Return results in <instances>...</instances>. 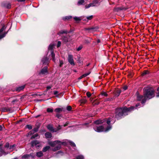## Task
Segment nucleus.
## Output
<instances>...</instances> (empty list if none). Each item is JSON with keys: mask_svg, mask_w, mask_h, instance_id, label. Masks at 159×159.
Here are the masks:
<instances>
[{"mask_svg": "<svg viewBox=\"0 0 159 159\" xmlns=\"http://www.w3.org/2000/svg\"><path fill=\"white\" fill-rule=\"evenodd\" d=\"M135 108L134 106L130 107H126L117 108L115 111V117L117 120L120 119L127 115L128 112L133 110Z\"/></svg>", "mask_w": 159, "mask_h": 159, "instance_id": "obj_1", "label": "nucleus"}, {"mask_svg": "<svg viewBox=\"0 0 159 159\" xmlns=\"http://www.w3.org/2000/svg\"><path fill=\"white\" fill-rule=\"evenodd\" d=\"M105 121V120H97L95 121L94 123L96 125L93 128L94 130L98 132H102L103 131L107 132L110 130L111 128V126H109L107 127L106 129H105V127L104 125H99V124H101L104 122Z\"/></svg>", "mask_w": 159, "mask_h": 159, "instance_id": "obj_2", "label": "nucleus"}, {"mask_svg": "<svg viewBox=\"0 0 159 159\" xmlns=\"http://www.w3.org/2000/svg\"><path fill=\"white\" fill-rule=\"evenodd\" d=\"M143 95L146 100L151 99L154 97L155 92L154 90L150 88H144L143 89Z\"/></svg>", "mask_w": 159, "mask_h": 159, "instance_id": "obj_3", "label": "nucleus"}, {"mask_svg": "<svg viewBox=\"0 0 159 159\" xmlns=\"http://www.w3.org/2000/svg\"><path fill=\"white\" fill-rule=\"evenodd\" d=\"M64 143L57 140L53 142H49L48 144L51 147H54L52 148L51 150L55 152L60 149L61 145L63 144Z\"/></svg>", "mask_w": 159, "mask_h": 159, "instance_id": "obj_4", "label": "nucleus"}, {"mask_svg": "<svg viewBox=\"0 0 159 159\" xmlns=\"http://www.w3.org/2000/svg\"><path fill=\"white\" fill-rule=\"evenodd\" d=\"M6 27L3 25L0 30V39L4 37L7 33V32H3L5 30Z\"/></svg>", "mask_w": 159, "mask_h": 159, "instance_id": "obj_5", "label": "nucleus"}, {"mask_svg": "<svg viewBox=\"0 0 159 159\" xmlns=\"http://www.w3.org/2000/svg\"><path fill=\"white\" fill-rule=\"evenodd\" d=\"M145 96L142 95H138L137 96V100L138 101H141V103H143L146 101L145 98H144Z\"/></svg>", "mask_w": 159, "mask_h": 159, "instance_id": "obj_6", "label": "nucleus"}, {"mask_svg": "<svg viewBox=\"0 0 159 159\" xmlns=\"http://www.w3.org/2000/svg\"><path fill=\"white\" fill-rule=\"evenodd\" d=\"M31 146L32 147L35 146L37 148H39L41 146V144L37 140H34L31 142Z\"/></svg>", "mask_w": 159, "mask_h": 159, "instance_id": "obj_7", "label": "nucleus"}, {"mask_svg": "<svg viewBox=\"0 0 159 159\" xmlns=\"http://www.w3.org/2000/svg\"><path fill=\"white\" fill-rule=\"evenodd\" d=\"M68 62L71 65L73 66L75 65L73 56L72 55H69L68 56Z\"/></svg>", "mask_w": 159, "mask_h": 159, "instance_id": "obj_8", "label": "nucleus"}, {"mask_svg": "<svg viewBox=\"0 0 159 159\" xmlns=\"http://www.w3.org/2000/svg\"><path fill=\"white\" fill-rule=\"evenodd\" d=\"M42 62L43 64L45 65H48L49 62V59L47 57H44L42 60Z\"/></svg>", "mask_w": 159, "mask_h": 159, "instance_id": "obj_9", "label": "nucleus"}, {"mask_svg": "<svg viewBox=\"0 0 159 159\" xmlns=\"http://www.w3.org/2000/svg\"><path fill=\"white\" fill-rule=\"evenodd\" d=\"M47 69L48 68L47 66L44 67L42 69L39 74L40 75L47 74L48 73Z\"/></svg>", "mask_w": 159, "mask_h": 159, "instance_id": "obj_10", "label": "nucleus"}, {"mask_svg": "<svg viewBox=\"0 0 159 159\" xmlns=\"http://www.w3.org/2000/svg\"><path fill=\"white\" fill-rule=\"evenodd\" d=\"M98 29L97 27H92L90 28H86L85 29L86 30H89L90 32H94L97 30Z\"/></svg>", "mask_w": 159, "mask_h": 159, "instance_id": "obj_11", "label": "nucleus"}, {"mask_svg": "<svg viewBox=\"0 0 159 159\" xmlns=\"http://www.w3.org/2000/svg\"><path fill=\"white\" fill-rule=\"evenodd\" d=\"M65 108H64L63 107L57 108L55 109L54 111L55 112L58 113H60L62 111H65Z\"/></svg>", "mask_w": 159, "mask_h": 159, "instance_id": "obj_12", "label": "nucleus"}, {"mask_svg": "<svg viewBox=\"0 0 159 159\" xmlns=\"http://www.w3.org/2000/svg\"><path fill=\"white\" fill-rule=\"evenodd\" d=\"M47 128L49 130L53 132H56L57 131V130H55V129L51 125H48Z\"/></svg>", "mask_w": 159, "mask_h": 159, "instance_id": "obj_13", "label": "nucleus"}, {"mask_svg": "<svg viewBox=\"0 0 159 159\" xmlns=\"http://www.w3.org/2000/svg\"><path fill=\"white\" fill-rule=\"evenodd\" d=\"M7 153H8L5 152L2 148H0V157L2 156L3 154L6 155Z\"/></svg>", "mask_w": 159, "mask_h": 159, "instance_id": "obj_14", "label": "nucleus"}, {"mask_svg": "<svg viewBox=\"0 0 159 159\" xmlns=\"http://www.w3.org/2000/svg\"><path fill=\"white\" fill-rule=\"evenodd\" d=\"M45 136L46 138L50 139L52 137V135L51 133L47 132L45 134Z\"/></svg>", "mask_w": 159, "mask_h": 159, "instance_id": "obj_15", "label": "nucleus"}, {"mask_svg": "<svg viewBox=\"0 0 159 159\" xmlns=\"http://www.w3.org/2000/svg\"><path fill=\"white\" fill-rule=\"evenodd\" d=\"M25 88V86L23 85L19 87L16 88V90L17 91H20L23 90Z\"/></svg>", "mask_w": 159, "mask_h": 159, "instance_id": "obj_16", "label": "nucleus"}, {"mask_svg": "<svg viewBox=\"0 0 159 159\" xmlns=\"http://www.w3.org/2000/svg\"><path fill=\"white\" fill-rule=\"evenodd\" d=\"M55 45L53 44H51L49 45L48 49L49 51H51V52L53 51L52 50L53 49V48L55 46Z\"/></svg>", "mask_w": 159, "mask_h": 159, "instance_id": "obj_17", "label": "nucleus"}, {"mask_svg": "<svg viewBox=\"0 0 159 159\" xmlns=\"http://www.w3.org/2000/svg\"><path fill=\"white\" fill-rule=\"evenodd\" d=\"M90 73V72L87 73L85 74H83V75H82L81 76H80L78 79L79 80H80L83 78L84 77H85L86 76L89 75Z\"/></svg>", "mask_w": 159, "mask_h": 159, "instance_id": "obj_18", "label": "nucleus"}, {"mask_svg": "<svg viewBox=\"0 0 159 159\" xmlns=\"http://www.w3.org/2000/svg\"><path fill=\"white\" fill-rule=\"evenodd\" d=\"M50 146H46L43 148V151L44 152H46L48 150L50 149Z\"/></svg>", "mask_w": 159, "mask_h": 159, "instance_id": "obj_19", "label": "nucleus"}, {"mask_svg": "<svg viewBox=\"0 0 159 159\" xmlns=\"http://www.w3.org/2000/svg\"><path fill=\"white\" fill-rule=\"evenodd\" d=\"M51 57L52 59V60L54 62H55V54L54 53V52L53 51H52L51 52Z\"/></svg>", "mask_w": 159, "mask_h": 159, "instance_id": "obj_20", "label": "nucleus"}, {"mask_svg": "<svg viewBox=\"0 0 159 159\" xmlns=\"http://www.w3.org/2000/svg\"><path fill=\"white\" fill-rule=\"evenodd\" d=\"M11 110V109L10 108H7V107H4L2 108V111H3L5 112H8L9 111Z\"/></svg>", "mask_w": 159, "mask_h": 159, "instance_id": "obj_21", "label": "nucleus"}, {"mask_svg": "<svg viewBox=\"0 0 159 159\" xmlns=\"http://www.w3.org/2000/svg\"><path fill=\"white\" fill-rule=\"evenodd\" d=\"M43 155L42 152L41 151L37 152L36 153V155L38 157H40Z\"/></svg>", "mask_w": 159, "mask_h": 159, "instance_id": "obj_22", "label": "nucleus"}, {"mask_svg": "<svg viewBox=\"0 0 159 159\" xmlns=\"http://www.w3.org/2000/svg\"><path fill=\"white\" fill-rule=\"evenodd\" d=\"M62 39L65 42H67L68 41V38L66 37L63 36L62 37Z\"/></svg>", "mask_w": 159, "mask_h": 159, "instance_id": "obj_23", "label": "nucleus"}, {"mask_svg": "<svg viewBox=\"0 0 159 159\" xmlns=\"http://www.w3.org/2000/svg\"><path fill=\"white\" fill-rule=\"evenodd\" d=\"M121 93V91L120 90L118 89L116 91L115 93V95L117 96H118Z\"/></svg>", "mask_w": 159, "mask_h": 159, "instance_id": "obj_24", "label": "nucleus"}, {"mask_svg": "<svg viewBox=\"0 0 159 159\" xmlns=\"http://www.w3.org/2000/svg\"><path fill=\"white\" fill-rule=\"evenodd\" d=\"M93 7L94 6V5L93 4V3H90L89 4V5H86L85 6V7L86 8H89L90 7Z\"/></svg>", "mask_w": 159, "mask_h": 159, "instance_id": "obj_25", "label": "nucleus"}, {"mask_svg": "<svg viewBox=\"0 0 159 159\" xmlns=\"http://www.w3.org/2000/svg\"><path fill=\"white\" fill-rule=\"evenodd\" d=\"M67 33V31H66L61 30L57 34L58 35H60V34H66Z\"/></svg>", "mask_w": 159, "mask_h": 159, "instance_id": "obj_26", "label": "nucleus"}, {"mask_svg": "<svg viewBox=\"0 0 159 159\" xmlns=\"http://www.w3.org/2000/svg\"><path fill=\"white\" fill-rule=\"evenodd\" d=\"M31 154H26L23 155L22 157V158H28L29 157H30V156H31Z\"/></svg>", "mask_w": 159, "mask_h": 159, "instance_id": "obj_27", "label": "nucleus"}, {"mask_svg": "<svg viewBox=\"0 0 159 159\" xmlns=\"http://www.w3.org/2000/svg\"><path fill=\"white\" fill-rule=\"evenodd\" d=\"M15 144H13L12 145L10 146L9 148V150L10 151H12L13 150V148L15 147Z\"/></svg>", "mask_w": 159, "mask_h": 159, "instance_id": "obj_28", "label": "nucleus"}, {"mask_svg": "<svg viewBox=\"0 0 159 159\" xmlns=\"http://www.w3.org/2000/svg\"><path fill=\"white\" fill-rule=\"evenodd\" d=\"M84 157L82 155H79L76 157V159H83Z\"/></svg>", "mask_w": 159, "mask_h": 159, "instance_id": "obj_29", "label": "nucleus"}, {"mask_svg": "<svg viewBox=\"0 0 159 159\" xmlns=\"http://www.w3.org/2000/svg\"><path fill=\"white\" fill-rule=\"evenodd\" d=\"M80 102L81 103L84 104L87 102V100L85 99H83L80 100Z\"/></svg>", "mask_w": 159, "mask_h": 159, "instance_id": "obj_30", "label": "nucleus"}, {"mask_svg": "<svg viewBox=\"0 0 159 159\" xmlns=\"http://www.w3.org/2000/svg\"><path fill=\"white\" fill-rule=\"evenodd\" d=\"M84 2V0H80L78 2V5H79L82 4Z\"/></svg>", "mask_w": 159, "mask_h": 159, "instance_id": "obj_31", "label": "nucleus"}, {"mask_svg": "<svg viewBox=\"0 0 159 159\" xmlns=\"http://www.w3.org/2000/svg\"><path fill=\"white\" fill-rule=\"evenodd\" d=\"M39 136V134H34V135H32L31 138V139H34L37 137Z\"/></svg>", "mask_w": 159, "mask_h": 159, "instance_id": "obj_32", "label": "nucleus"}, {"mask_svg": "<svg viewBox=\"0 0 159 159\" xmlns=\"http://www.w3.org/2000/svg\"><path fill=\"white\" fill-rule=\"evenodd\" d=\"M9 146H9V143H6V144L4 146V147L6 148L7 149L9 150Z\"/></svg>", "mask_w": 159, "mask_h": 159, "instance_id": "obj_33", "label": "nucleus"}, {"mask_svg": "<svg viewBox=\"0 0 159 159\" xmlns=\"http://www.w3.org/2000/svg\"><path fill=\"white\" fill-rule=\"evenodd\" d=\"M39 128V127H37L36 128H34L32 131H33V132H34H34H37L38 131Z\"/></svg>", "mask_w": 159, "mask_h": 159, "instance_id": "obj_34", "label": "nucleus"}, {"mask_svg": "<svg viewBox=\"0 0 159 159\" xmlns=\"http://www.w3.org/2000/svg\"><path fill=\"white\" fill-rule=\"evenodd\" d=\"M47 111L48 112H52L53 111V109L50 108H48L47 109Z\"/></svg>", "mask_w": 159, "mask_h": 159, "instance_id": "obj_35", "label": "nucleus"}, {"mask_svg": "<svg viewBox=\"0 0 159 159\" xmlns=\"http://www.w3.org/2000/svg\"><path fill=\"white\" fill-rule=\"evenodd\" d=\"M5 7L8 8H11V5L10 3H7V5H5Z\"/></svg>", "mask_w": 159, "mask_h": 159, "instance_id": "obj_36", "label": "nucleus"}, {"mask_svg": "<svg viewBox=\"0 0 159 159\" xmlns=\"http://www.w3.org/2000/svg\"><path fill=\"white\" fill-rule=\"evenodd\" d=\"M74 19L76 21H80V17H75L74 18Z\"/></svg>", "mask_w": 159, "mask_h": 159, "instance_id": "obj_37", "label": "nucleus"}, {"mask_svg": "<svg viewBox=\"0 0 159 159\" xmlns=\"http://www.w3.org/2000/svg\"><path fill=\"white\" fill-rule=\"evenodd\" d=\"M59 62H60V65H59V66L61 67H62V65L64 64L63 61H62V60H60L59 61Z\"/></svg>", "mask_w": 159, "mask_h": 159, "instance_id": "obj_38", "label": "nucleus"}, {"mask_svg": "<svg viewBox=\"0 0 159 159\" xmlns=\"http://www.w3.org/2000/svg\"><path fill=\"white\" fill-rule=\"evenodd\" d=\"M66 109L68 111H71L72 109V107L70 106H68L67 107Z\"/></svg>", "mask_w": 159, "mask_h": 159, "instance_id": "obj_39", "label": "nucleus"}, {"mask_svg": "<svg viewBox=\"0 0 159 159\" xmlns=\"http://www.w3.org/2000/svg\"><path fill=\"white\" fill-rule=\"evenodd\" d=\"M26 127L28 128L29 129H32V126L30 125H27L26 126Z\"/></svg>", "mask_w": 159, "mask_h": 159, "instance_id": "obj_40", "label": "nucleus"}, {"mask_svg": "<svg viewBox=\"0 0 159 159\" xmlns=\"http://www.w3.org/2000/svg\"><path fill=\"white\" fill-rule=\"evenodd\" d=\"M69 143H70V144L73 146L75 147L76 146L75 143L72 142L70 141Z\"/></svg>", "mask_w": 159, "mask_h": 159, "instance_id": "obj_41", "label": "nucleus"}, {"mask_svg": "<svg viewBox=\"0 0 159 159\" xmlns=\"http://www.w3.org/2000/svg\"><path fill=\"white\" fill-rule=\"evenodd\" d=\"M56 116L59 119L60 118L61 116V115L58 113H57Z\"/></svg>", "mask_w": 159, "mask_h": 159, "instance_id": "obj_42", "label": "nucleus"}, {"mask_svg": "<svg viewBox=\"0 0 159 159\" xmlns=\"http://www.w3.org/2000/svg\"><path fill=\"white\" fill-rule=\"evenodd\" d=\"M92 3H93V4L94 5V6H96V4L98 3V1L95 0V1H94Z\"/></svg>", "mask_w": 159, "mask_h": 159, "instance_id": "obj_43", "label": "nucleus"}, {"mask_svg": "<svg viewBox=\"0 0 159 159\" xmlns=\"http://www.w3.org/2000/svg\"><path fill=\"white\" fill-rule=\"evenodd\" d=\"M34 133V132H33V131H30L28 133L27 136H28L29 135H30Z\"/></svg>", "mask_w": 159, "mask_h": 159, "instance_id": "obj_44", "label": "nucleus"}, {"mask_svg": "<svg viewBox=\"0 0 159 159\" xmlns=\"http://www.w3.org/2000/svg\"><path fill=\"white\" fill-rule=\"evenodd\" d=\"M86 95L87 97L89 98L91 96V93L89 92H87L86 93Z\"/></svg>", "mask_w": 159, "mask_h": 159, "instance_id": "obj_45", "label": "nucleus"}, {"mask_svg": "<svg viewBox=\"0 0 159 159\" xmlns=\"http://www.w3.org/2000/svg\"><path fill=\"white\" fill-rule=\"evenodd\" d=\"M61 43L60 41H58V43H57V47H59L61 46Z\"/></svg>", "mask_w": 159, "mask_h": 159, "instance_id": "obj_46", "label": "nucleus"}, {"mask_svg": "<svg viewBox=\"0 0 159 159\" xmlns=\"http://www.w3.org/2000/svg\"><path fill=\"white\" fill-rule=\"evenodd\" d=\"M93 18V16H91L88 17H87V18L88 20H90Z\"/></svg>", "mask_w": 159, "mask_h": 159, "instance_id": "obj_47", "label": "nucleus"}, {"mask_svg": "<svg viewBox=\"0 0 159 159\" xmlns=\"http://www.w3.org/2000/svg\"><path fill=\"white\" fill-rule=\"evenodd\" d=\"M72 18L71 16H67L65 17V20H69Z\"/></svg>", "mask_w": 159, "mask_h": 159, "instance_id": "obj_48", "label": "nucleus"}, {"mask_svg": "<svg viewBox=\"0 0 159 159\" xmlns=\"http://www.w3.org/2000/svg\"><path fill=\"white\" fill-rule=\"evenodd\" d=\"M102 95L103 96H105L106 97L107 96V93L106 92H103L102 93Z\"/></svg>", "mask_w": 159, "mask_h": 159, "instance_id": "obj_49", "label": "nucleus"}, {"mask_svg": "<svg viewBox=\"0 0 159 159\" xmlns=\"http://www.w3.org/2000/svg\"><path fill=\"white\" fill-rule=\"evenodd\" d=\"M61 129V126L60 125H59L57 127V129H55V130H57V131L58 130H59Z\"/></svg>", "mask_w": 159, "mask_h": 159, "instance_id": "obj_50", "label": "nucleus"}, {"mask_svg": "<svg viewBox=\"0 0 159 159\" xmlns=\"http://www.w3.org/2000/svg\"><path fill=\"white\" fill-rule=\"evenodd\" d=\"M110 118H109L108 119V120L107 121V123L108 125H109L110 123Z\"/></svg>", "mask_w": 159, "mask_h": 159, "instance_id": "obj_51", "label": "nucleus"}, {"mask_svg": "<svg viewBox=\"0 0 159 159\" xmlns=\"http://www.w3.org/2000/svg\"><path fill=\"white\" fill-rule=\"evenodd\" d=\"M82 48V47L81 46H79L77 49V50L78 51H80V50Z\"/></svg>", "mask_w": 159, "mask_h": 159, "instance_id": "obj_52", "label": "nucleus"}, {"mask_svg": "<svg viewBox=\"0 0 159 159\" xmlns=\"http://www.w3.org/2000/svg\"><path fill=\"white\" fill-rule=\"evenodd\" d=\"M157 96L158 97H159V87L158 88V89H157Z\"/></svg>", "mask_w": 159, "mask_h": 159, "instance_id": "obj_53", "label": "nucleus"}, {"mask_svg": "<svg viewBox=\"0 0 159 159\" xmlns=\"http://www.w3.org/2000/svg\"><path fill=\"white\" fill-rule=\"evenodd\" d=\"M127 89V87L126 86H124L123 88V89L124 90H126Z\"/></svg>", "mask_w": 159, "mask_h": 159, "instance_id": "obj_54", "label": "nucleus"}, {"mask_svg": "<svg viewBox=\"0 0 159 159\" xmlns=\"http://www.w3.org/2000/svg\"><path fill=\"white\" fill-rule=\"evenodd\" d=\"M31 154V155L30 156V157H31L32 158H34V157L35 156V155H33V154Z\"/></svg>", "mask_w": 159, "mask_h": 159, "instance_id": "obj_55", "label": "nucleus"}, {"mask_svg": "<svg viewBox=\"0 0 159 159\" xmlns=\"http://www.w3.org/2000/svg\"><path fill=\"white\" fill-rule=\"evenodd\" d=\"M51 88V87L50 86H48L47 87V91L48 89H50Z\"/></svg>", "mask_w": 159, "mask_h": 159, "instance_id": "obj_56", "label": "nucleus"}, {"mask_svg": "<svg viewBox=\"0 0 159 159\" xmlns=\"http://www.w3.org/2000/svg\"><path fill=\"white\" fill-rule=\"evenodd\" d=\"M58 93V92L57 91L54 92V94L55 95H56Z\"/></svg>", "mask_w": 159, "mask_h": 159, "instance_id": "obj_57", "label": "nucleus"}, {"mask_svg": "<svg viewBox=\"0 0 159 159\" xmlns=\"http://www.w3.org/2000/svg\"><path fill=\"white\" fill-rule=\"evenodd\" d=\"M147 73H148V72L147 71H145L143 73V75H145V74H147Z\"/></svg>", "mask_w": 159, "mask_h": 159, "instance_id": "obj_58", "label": "nucleus"}, {"mask_svg": "<svg viewBox=\"0 0 159 159\" xmlns=\"http://www.w3.org/2000/svg\"><path fill=\"white\" fill-rule=\"evenodd\" d=\"M68 122H66V124H64V127H65V126H67V125H68Z\"/></svg>", "mask_w": 159, "mask_h": 159, "instance_id": "obj_59", "label": "nucleus"}, {"mask_svg": "<svg viewBox=\"0 0 159 159\" xmlns=\"http://www.w3.org/2000/svg\"><path fill=\"white\" fill-rule=\"evenodd\" d=\"M2 126L1 125H0V131H1L2 130Z\"/></svg>", "mask_w": 159, "mask_h": 159, "instance_id": "obj_60", "label": "nucleus"}, {"mask_svg": "<svg viewBox=\"0 0 159 159\" xmlns=\"http://www.w3.org/2000/svg\"><path fill=\"white\" fill-rule=\"evenodd\" d=\"M25 0H17L18 2H23L25 1Z\"/></svg>", "mask_w": 159, "mask_h": 159, "instance_id": "obj_61", "label": "nucleus"}, {"mask_svg": "<svg viewBox=\"0 0 159 159\" xmlns=\"http://www.w3.org/2000/svg\"><path fill=\"white\" fill-rule=\"evenodd\" d=\"M97 42L98 43H99L100 42V41L99 39H98L97 40Z\"/></svg>", "mask_w": 159, "mask_h": 159, "instance_id": "obj_62", "label": "nucleus"}, {"mask_svg": "<svg viewBox=\"0 0 159 159\" xmlns=\"http://www.w3.org/2000/svg\"><path fill=\"white\" fill-rule=\"evenodd\" d=\"M90 100L91 101L93 100V98H90Z\"/></svg>", "mask_w": 159, "mask_h": 159, "instance_id": "obj_63", "label": "nucleus"}, {"mask_svg": "<svg viewBox=\"0 0 159 159\" xmlns=\"http://www.w3.org/2000/svg\"><path fill=\"white\" fill-rule=\"evenodd\" d=\"M139 104H136V107H138V106H139Z\"/></svg>", "mask_w": 159, "mask_h": 159, "instance_id": "obj_64", "label": "nucleus"}]
</instances>
